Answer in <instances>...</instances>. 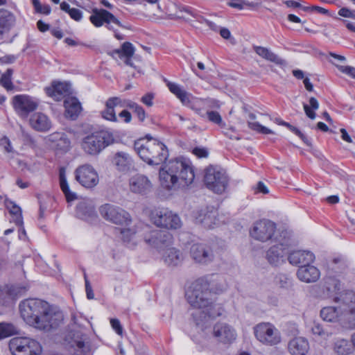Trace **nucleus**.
Returning a JSON list of instances; mask_svg holds the SVG:
<instances>
[{
  "instance_id": "obj_1",
  "label": "nucleus",
  "mask_w": 355,
  "mask_h": 355,
  "mask_svg": "<svg viewBox=\"0 0 355 355\" xmlns=\"http://www.w3.org/2000/svg\"><path fill=\"white\" fill-rule=\"evenodd\" d=\"M209 282L206 278H199L193 282L187 291L186 298L188 303L196 311L192 313L197 326L203 328L209 318L222 315L223 309L220 304H214L210 291Z\"/></svg>"
},
{
  "instance_id": "obj_2",
  "label": "nucleus",
  "mask_w": 355,
  "mask_h": 355,
  "mask_svg": "<svg viewBox=\"0 0 355 355\" xmlns=\"http://www.w3.org/2000/svg\"><path fill=\"white\" fill-rule=\"evenodd\" d=\"M24 320L35 329L49 331L56 328L63 320L62 312L53 309L48 302L39 299H28L19 304Z\"/></svg>"
},
{
  "instance_id": "obj_3",
  "label": "nucleus",
  "mask_w": 355,
  "mask_h": 355,
  "mask_svg": "<svg viewBox=\"0 0 355 355\" xmlns=\"http://www.w3.org/2000/svg\"><path fill=\"white\" fill-rule=\"evenodd\" d=\"M195 178L193 166L186 159H175L166 164L159 171L162 186L168 189L187 187Z\"/></svg>"
},
{
  "instance_id": "obj_4",
  "label": "nucleus",
  "mask_w": 355,
  "mask_h": 355,
  "mask_svg": "<svg viewBox=\"0 0 355 355\" xmlns=\"http://www.w3.org/2000/svg\"><path fill=\"white\" fill-rule=\"evenodd\" d=\"M134 148L141 159L151 165L162 163L168 156L166 146L156 139H139L135 142Z\"/></svg>"
},
{
  "instance_id": "obj_5",
  "label": "nucleus",
  "mask_w": 355,
  "mask_h": 355,
  "mask_svg": "<svg viewBox=\"0 0 355 355\" xmlns=\"http://www.w3.org/2000/svg\"><path fill=\"white\" fill-rule=\"evenodd\" d=\"M89 21L96 28L105 26L108 30L114 32V37L119 40H123L124 36L117 32L116 27L130 28L123 25L113 14L103 8L93 9L89 16Z\"/></svg>"
},
{
  "instance_id": "obj_6",
  "label": "nucleus",
  "mask_w": 355,
  "mask_h": 355,
  "mask_svg": "<svg viewBox=\"0 0 355 355\" xmlns=\"http://www.w3.org/2000/svg\"><path fill=\"white\" fill-rule=\"evenodd\" d=\"M150 219L155 226L167 230H178L182 225L180 216L166 207H157L152 209Z\"/></svg>"
},
{
  "instance_id": "obj_7",
  "label": "nucleus",
  "mask_w": 355,
  "mask_h": 355,
  "mask_svg": "<svg viewBox=\"0 0 355 355\" xmlns=\"http://www.w3.org/2000/svg\"><path fill=\"white\" fill-rule=\"evenodd\" d=\"M112 135L107 131L94 132L85 137L82 142L84 151L89 155H96L112 144Z\"/></svg>"
},
{
  "instance_id": "obj_8",
  "label": "nucleus",
  "mask_w": 355,
  "mask_h": 355,
  "mask_svg": "<svg viewBox=\"0 0 355 355\" xmlns=\"http://www.w3.org/2000/svg\"><path fill=\"white\" fill-rule=\"evenodd\" d=\"M204 182L209 190L221 194L226 190L229 180L223 170L210 166L205 170Z\"/></svg>"
},
{
  "instance_id": "obj_9",
  "label": "nucleus",
  "mask_w": 355,
  "mask_h": 355,
  "mask_svg": "<svg viewBox=\"0 0 355 355\" xmlns=\"http://www.w3.org/2000/svg\"><path fill=\"white\" fill-rule=\"evenodd\" d=\"M101 215L107 220L119 225H129L132 222L130 214L123 209L105 204L100 207Z\"/></svg>"
},
{
  "instance_id": "obj_10",
  "label": "nucleus",
  "mask_w": 355,
  "mask_h": 355,
  "mask_svg": "<svg viewBox=\"0 0 355 355\" xmlns=\"http://www.w3.org/2000/svg\"><path fill=\"white\" fill-rule=\"evenodd\" d=\"M10 349L13 355H40L42 347L40 344L27 338H17L10 343Z\"/></svg>"
},
{
  "instance_id": "obj_11",
  "label": "nucleus",
  "mask_w": 355,
  "mask_h": 355,
  "mask_svg": "<svg viewBox=\"0 0 355 355\" xmlns=\"http://www.w3.org/2000/svg\"><path fill=\"white\" fill-rule=\"evenodd\" d=\"M276 231V224L267 219L257 221L253 225L250 234V236L261 242H266L272 239Z\"/></svg>"
},
{
  "instance_id": "obj_12",
  "label": "nucleus",
  "mask_w": 355,
  "mask_h": 355,
  "mask_svg": "<svg viewBox=\"0 0 355 355\" xmlns=\"http://www.w3.org/2000/svg\"><path fill=\"white\" fill-rule=\"evenodd\" d=\"M257 339L263 344L275 345L280 343L281 336L279 331L270 323H261L254 328Z\"/></svg>"
},
{
  "instance_id": "obj_13",
  "label": "nucleus",
  "mask_w": 355,
  "mask_h": 355,
  "mask_svg": "<svg viewBox=\"0 0 355 355\" xmlns=\"http://www.w3.org/2000/svg\"><path fill=\"white\" fill-rule=\"evenodd\" d=\"M75 179L83 187L92 189L99 182L98 173L90 164H83L75 170Z\"/></svg>"
},
{
  "instance_id": "obj_14",
  "label": "nucleus",
  "mask_w": 355,
  "mask_h": 355,
  "mask_svg": "<svg viewBox=\"0 0 355 355\" xmlns=\"http://www.w3.org/2000/svg\"><path fill=\"white\" fill-rule=\"evenodd\" d=\"M169 91L173 94L182 103L195 112H196L198 98L187 92L180 85L165 80Z\"/></svg>"
},
{
  "instance_id": "obj_15",
  "label": "nucleus",
  "mask_w": 355,
  "mask_h": 355,
  "mask_svg": "<svg viewBox=\"0 0 355 355\" xmlns=\"http://www.w3.org/2000/svg\"><path fill=\"white\" fill-rule=\"evenodd\" d=\"M12 104L17 114L22 118H26L29 113L35 110L38 106V102L35 98L24 94L15 96Z\"/></svg>"
},
{
  "instance_id": "obj_16",
  "label": "nucleus",
  "mask_w": 355,
  "mask_h": 355,
  "mask_svg": "<svg viewBox=\"0 0 355 355\" xmlns=\"http://www.w3.org/2000/svg\"><path fill=\"white\" fill-rule=\"evenodd\" d=\"M145 241L152 247L164 252L171 245L173 236L166 231L153 230L149 236H145Z\"/></svg>"
},
{
  "instance_id": "obj_17",
  "label": "nucleus",
  "mask_w": 355,
  "mask_h": 355,
  "mask_svg": "<svg viewBox=\"0 0 355 355\" xmlns=\"http://www.w3.org/2000/svg\"><path fill=\"white\" fill-rule=\"evenodd\" d=\"M190 256L194 262L206 265L214 260V253L211 248L203 243H194L190 248Z\"/></svg>"
},
{
  "instance_id": "obj_18",
  "label": "nucleus",
  "mask_w": 355,
  "mask_h": 355,
  "mask_svg": "<svg viewBox=\"0 0 355 355\" xmlns=\"http://www.w3.org/2000/svg\"><path fill=\"white\" fill-rule=\"evenodd\" d=\"M288 254V245L279 243L273 245L267 250L266 259L271 265L279 266L286 261V257Z\"/></svg>"
},
{
  "instance_id": "obj_19",
  "label": "nucleus",
  "mask_w": 355,
  "mask_h": 355,
  "mask_svg": "<svg viewBox=\"0 0 355 355\" xmlns=\"http://www.w3.org/2000/svg\"><path fill=\"white\" fill-rule=\"evenodd\" d=\"M213 335L222 343H231L236 339L234 329L225 322H217L213 328Z\"/></svg>"
},
{
  "instance_id": "obj_20",
  "label": "nucleus",
  "mask_w": 355,
  "mask_h": 355,
  "mask_svg": "<svg viewBox=\"0 0 355 355\" xmlns=\"http://www.w3.org/2000/svg\"><path fill=\"white\" fill-rule=\"evenodd\" d=\"M6 3V0H0V6ZM15 23L16 17L12 12L3 8L0 9V38L8 33Z\"/></svg>"
},
{
  "instance_id": "obj_21",
  "label": "nucleus",
  "mask_w": 355,
  "mask_h": 355,
  "mask_svg": "<svg viewBox=\"0 0 355 355\" xmlns=\"http://www.w3.org/2000/svg\"><path fill=\"white\" fill-rule=\"evenodd\" d=\"M129 185L132 192L140 194L148 193L152 188V184L148 178L141 174L132 176L129 180Z\"/></svg>"
},
{
  "instance_id": "obj_22",
  "label": "nucleus",
  "mask_w": 355,
  "mask_h": 355,
  "mask_svg": "<svg viewBox=\"0 0 355 355\" xmlns=\"http://www.w3.org/2000/svg\"><path fill=\"white\" fill-rule=\"evenodd\" d=\"M297 276L303 282L313 283L319 279L320 272L315 266L308 263L298 268Z\"/></svg>"
},
{
  "instance_id": "obj_23",
  "label": "nucleus",
  "mask_w": 355,
  "mask_h": 355,
  "mask_svg": "<svg viewBox=\"0 0 355 355\" xmlns=\"http://www.w3.org/2000/svg\"><path fill=\"white\" fill-rule=\"evenodd\" d=\"M125 227L121 229V237L123 242L127 243H132L135 245L139 237L141 232V224L140 223L132 222L129 225H125Z\"/></svg>"
},
{
  "instance_id": "obj_24",
  "label": "nucleus",
  "mask_w": 355,
  "mask_h": 355,
  "mask_svg": "<svg viewBox=\"0 0 355 355\" xmlns=\"http://www.w3.org/2000/svg\"><path fill=\"white\" fill-rule=\"evenodd\" d=\"M288 350L291 355H306L309 350V343L304 337H295L289 340Z\"/></svg>"
},
{
  "instance_id": "obj_25",
  "label": "nucleus",
  "mask_w": 355,
  "mask_h": 355,
  "mask_svg": "<svg viewBox=\"0 0 355 355\" xmlns=\"http://www.w3.org/2000/svg\"><path fill=\"white\" fill-rule=\"evenodd\" d=\"M321 318L327 322H340L342 325L345 323V313L339 306H327L320 311Z\"/></svg>"
},
{
  "instance_id": "obj_26",
  "label": "nucleus",
  "mask_w": 355,
  "mask_h": 355,
  "mask_svg": "<svg viewBox=\"0 0 355 355\" xmlns=\"http://www.w3.org/2000/svg\"><path fill=\"white\" fill-rule=\"evenodd\" d=\"M288 260L293 266H304L315 260L314 254L306 250H295L288 254Z\"/></svg>"
},
{
  "instance_id": "obj_27",
  "label": "nucleus",
  "mask_w": 355,
  "mask_h": 355,
  "mask_svg": "<svg viewBox=\"0 0 355 355\" xmlns=\"http://www.w3.org/2000/svg\"><path fill=\"white\" fill-rule=\"evenodd\" d=\"M113 163L116 169L121 172H128L135 167L132 157L125 152H117L113 158Z\"/></svg>"
},
{
  "instance_id": "obj_28",
  "label": "nucleus",
  "mask_w": 355,
  "mask_h": 355,
  "mask_svg": "<svg viewBox=\"0 0 355 355\" xmlns=\"http://www.w3.org/2000/svg\"><path fill=\"white\" fill-rule=\"evenodd\" d=\"M217 211L214 208L201 209L196 214V223L203 225L207 228H212L216 224Z\"/></svg>"
},
{
  "instance_id": "obj_29",
  "label": "nucleus",
  "mask_w": 355,
  "mask_h": 355,
  "mask_svg": "<svg viewBox=\"0 0 355 355\" xmlns=\"http://www.w3.org/2000/svg\"><path fill=\"white\" fill-rule=\"evenodd\" d=\"M48 96L55 101H60L70 92V85L67 83L53 82L51 87L45 89Z\"/></svg>"
},
{
  "instance_id": "obj_30",
  "label": "nucleus",
  "mask_w": 355,
  "mask_h": 355,
  "mask_svg": "<svg viewBox=\"0 0 355 355\" xmlns=\"http://www.w3.org/2000/svg\"><path fill=\"white\" fill-rule=\"evenodd\" d=\"M71 339V346L77 347L81 352H86L89 350L88 338L83 329H72L69 334Z\"/></svg>"
},
{
  "instance_id": "obj_31",
  "label": "nucleus",
  "mask_w": 355,
  "mask_h": 355,
  "mask_svg": "<svg viewBox=\"0 0 355 355\" xmlns=\"http://www.w3.org/2000/svg\"><path fill=\"white\" fill-rule=\"evenodd\" d=\"M31 126L37 131L46 132L51 129V121L49 117L41 112L35 113L29 120Z\"/></svg>"
},
{
  "instance_id": "obj_32",
  "label": "nucleus",
  "mask_w": 355,
  "mask_h": 355,
  "mask_svg": "<svg viewBox=\"0 0 355 355\" xmlns=\"http://www.w3.org/2000/svg\"><path fill=\"white\" fill-rule=\"evenodd\" d=\"M65 116L71 119H76L80 114L82 108L80 103L75 97L68 96L64 101Z\"/></svg>"
},
{
  "instance_id": "obj_33",
  "label": "nucleus",
  "mask_w": 355,
  "mask_h": 355,
  "mask_svg": "<svg viewBox=\"0 0 355 355\" xmlns=\"http://www.w3.org/2000/svg\"><path fill=\"white\" fill-rule=\"evenodd\" d=\"M335 301L340 303L339 309L344 313L349 312L351 308L355 309V293L352 291H346L340 297H336Z\"/></svg>"
},
{
  "instance_id": "obj_34",
  "label": "nucleus",
  "mask_w": 355,
  "mask_h": 355,
  "mask_svg": "<svg viewBox=\"0 0 355 355\" xmlns=\"http://www.w3.org/2000/svg\"><path fill=\"white\" fill-rule=\"evenodd\" d=\"M162 259L168 266H176L182 262L183 256L180 250L169 247L164 251Z\"/></svg>"
},
{
  "instance_id": "obj_35",
  "label": "nucleus",
  "mask_w": 355,
  "mask_h": 355,
  "mask_svg": "<svg viewBox=\"0 0 355 355\" xmlns=\"http://www.w3.org/2000/svg\"><path fill=\"white\" fill-rule=\"evenodd\" d=\"M204 278H206L209 282V291H210L211 295V293L215 294L222 293L226 291L228 287L226 281L222 277L211 275L205 277Z\"/></svg>"
},
{
  "instance_id": "obj_36",
  "label": "nucleus",
  "mask_w": 355,
  "mask_h": 355,
  "mask_svg": "<svg viewBox=\"0 0 355 355\" xmlns=\"http://www.w3.org/2000/svg\"><path fill=\"white\" fill-rule=\"evenodd\" d=\"M121 99L117 97L109 98L105 104V109L101 112V116L103 119L116 122L117 117L114 111V107L119 105Z\"/></svg>"
},
{
  "instance_id": "obj_37",
  "label": "nucleus",
  "mask_w": 355,
  "mask_h": 355,
  "mask_svg": "<svg viewBox=\"0 0 355 355\" xmlns=\"http://www.w3.org/2000/svg\"><path fill=\"white\" fill-rule=\"evenodd\" d=\"M95 214L94 207L91 201L82 200L76 206V215L82 219H87Z\"/></svg>"
},
{
  "instance_id": "obj_38",
  "label": "nucleus",
  "mask_w": 355,
  "mask_h": 355,
  "mask_svg": "<svg viewBox=\"0 0 355 355\" xmlns=\"http://www.w3.org/2000/svg\"><path fill=\"white\" fill-rule=\"evenodd\" d=\"M253 49L257 55H259L260 57L266 60H268L277 64H282L284 62L282 58H280L270 49L266 47L261 46H254Z\"/></svg>"
},
{
  "instance_id": "obj_39",
  "label": "nucleus",
  "mask_w": 355,
  "mask_h": 355,
  "mask_svg": "<svg viewBox=\"0 0 355 355\" xmlns=\"http://www.w3.org/2000/svg\"><path fill=\"white\" fill-rule=\"evenodd\" d=\"M198 101L196 113L200 115L202 117L205 116V114L202 113L203 110H207V111L211 109H218L220 107V103L213 98H198Z\"/></svg>"
},
{
  "instance_id": "obj_40",
  "label": "nucleus",
  "mask_w": 355,
  "mask_h": 355,
  "mask_svg": "<svg viewBox=\"0 0 355 355\" xmlns=\"http://www.w3.org/2000/svg\"><path fill=\"white\" fill-rule=\"evenodd\" d=\"M5 205L12 216L13 222L19 226L23 224V218L21 208L15 202L8 199L5 200Z\"/></svg>"
},
{
  "instance_id": "obj_41",
  "label": "nucleus",
  "mask_w": 355,
  "mask_h": 355,
  "mask_svg": "<svg viewBox=\"0 0 355 355\" xmlns=\"http://www.w3.org/2000/svg\"><path fill=\"white\" fill-rule=\"evenodd\" d=\"M333 350L337 355H349L352 352V347L347 340L338 338L333 344Z\"/></svg>"
},
{
  "instance_id": "obj_42",
  "label": "nucleus",
  "mask_w": 355,
  "mask_h": 355,
  "mask_svg": "<svg viewBox=\"0 0 355 355\" xmlns=\"http://www.w3.org/2000/svg\"><path fill=\"white\" fill-rule=\"evenodd\" d=\"M60 185L62 191L64 193L67 201L73 200L76 198V194L71 192L69 187L67 181L65 170L62 168L59 173Z\"/></svg>"
},
{
  "instance_id": "obj_43",
  "label": "nucleus",
  "mask_w": 355,
  "mask_h": 355,
  "mask_svg": "<svg viewBox=\"0 0 355 355\" xmlns=\"http://www.w3.org/2000/svg\"><path fill=\"white\" fill-rule=\"evenodd\" d=\"M311 330L313 334L318 336L324 340L328 339L333 334V332L329 329V327H324L320 324L317 322H313Z\"/></svg>"
},
{
  "instance_id": "obj_44",
  "label": "nucleus",
  "mask_w": 355,
  "mask_h": 355,
  "mask_svg": "<svg viewBox=\"0 0 355 355\" xmlns=\"http://www.w3.org/2000/svg\"><path fill=\"white\" fill-rule=\"evenodd\" d=\"M17 334V329L12 324L0 322V340Z\"/></svg>"
},
{
  "instance_id": "obj_45",
  "label": "nucleus",
  "mask_w": 355,
  "mask_h": 355,
  "mask_svg": "<svg viewBox=\"0 0 355 355\" xmlns=\"http://www.w3.org/2000/svg\"><path fill=\"white\" fill-rule=\"evenodd\" d=\"M303 107L306 116L311 119H314L315 118L314 110H317L319 107V103L317 99L314 97H311L309 99V105L304 104Z\"/></svg>"
},
{
  "instance_id": "obj_46",
  "label": "nucleus",
  "mask_w": 355,
  "mask_h": 355,
  "mask_svg": "<svg viewBox=\"0 0 355 355\" xmlns=\"http://www.w3.org/2000/svg\"><path fill=\"white\" fill-rule=\"evenodd\" d=\"M27 288L26 286L19 284L10 285L6 287V293L12 298L21 296Z\"/></svg>"
},
{
  "instance_id": "obj_47",
  "label": "nucleus",
  "mask_w": 355,
  "mask_h": 355,
  "mask_svg": "<svg viewBox=\"0 0 355 355\" xmlns=\"http://www.w3.org/2000/svg\"><path fill=\"white\" fill-rule=\"evenodd\" d=\"M114 53L119 57L131 58L135 53V49L131 43L126 42L123 44L121 49L115 50Z\"/></svg>"
},
{
  "instance_id": "obj_48",
  "label": "nucleus",
  "mask_w": 355,
  "mask_h": 355,
  "mask_svg": "<svg viewBox=\"0 0 355 355\" xmlns=\"http://www.w3.org/2000/svg\"><path fill=\"white\" fill-rule=\"evenodd\" d=\"M12 70L8 69L2 74L0 79V85H1L7 90H11L13 88V85L11 81V76L12 75Z\"/></svg>"
},
{
  "instance_id": "obj_49",
  "label": "nucleus",
  "mask_w": 355,
  "mask_h": 355,
  "mask_svg": "<svg viewBox=\"0 0 355 355\" xmlns=\"http://www.w3.org/2000/svg\"><path fill=\"white\" fill-rule=\"evenodd\" d=\"M32 4L36 12L48 15L51 13V9L49 5L42 3L40 0H32Z\"/></svg>"
},
{
  "instance_id": "obj_50",
  "label": "nucleus",
  "mask_w": 355,
  "mask_h": 355,
  "mask_svg": "<svg viewBox=\"0 0 355 355\" xmlns=\"http://www.w3.org/2000/svg\"><path fill=\"white\" fill-rule=\"evenodd\" d=\"M204 114L205 116L206 115L207 116V119L209 121L216 123L220 127H223L225 125L222 117L218 112L213 110H207V112Z\"/></svg>"
},
{
  "instance_id": "obj_51",
  "label": "nucleus",
  "mask_w": 355,
  "mask_h": 355,
  "mask_svg": "<svg viewBox=\"0 0 355 355\" xmlns=\"http://www.w3.org/2000/svg\"><path fill=\"white\" fill-rule=\"evenodd\" d=\"M228 5L230 7L235 8L239 10H241L243 8L245 5L254 6V7H259L260 6V3H259V2L247 3L242 0H231L230 2H228Z\"/></svg>"
},
{
  "instance_id": "obj_52",
  "label": "nucleus",
  "mask_w": 355,
  "mask_h": 355,
  "mask_svg": "<svg viewBox=\"0 0 355 355\" xmlns=\"http://www.w3.org/2000/svg\"><path fill=\"white\" fill-rule=\"evenodd\" d=\"M248 125L250 129L255 130L258 132L262 133V134L267 135V134L273 133V132L271 130L261 125L258 122L249 121V122H248Z\"/></svg>"
},
{
  "instance_id": "obj_53",
  "label": "nucleus",
  "mask_w": 355,
  "mask_h": 355,
  "mask_svg": "<svg viewBox=\"0 0 355 355\" xmlns=\"http://www.w3.org/2000/svg\"><path fill=\"white\" fill-rule=\"evenodd\" d=\"M343 326L355 328V309L351 308L350 311L345 313V323Z\"/></svg>"
},
{
  "instance_id": "obj_54",
  "label": "nucleus",
  "mask_w": 355,
  "mask_h": 355,
  "mask_svg": "<svg viewBox=\"0 0 355 355\" xmlns=\"http://www.w3.org/2000/svg\"><path fill=\"white\" fill-rule=\"evenodd\" d=\"M326 288L328 291L336 292L340 290V282L334 278L328 277L325 280Z\"/></svg>"
},
{
  "instance_id": "obj_55",
  "label": "nucleus",
  "mask_w": 355,
  "mask_h": 355,
  "mask_svg": "<svg viewBox=\"0 0 355 355\" xmlns=\"http://www.w3.org/2000/svg\"><path fill=\"white\" fill-rule=\"evenodd\" d=\"M70 144L69 139L67 137L66 135L63 133L62 139L59 140L55 147L62 151H67L70 147Z\"/></svg>"
},
{
  "instance_id": "obj_56",
  "label": "nucleus",
  "mask_w": 355,
  "mask_h": 355,
  "mask_svg": "<svg viewBox=\"0 0 355 355\" xmlns=\"http://www.w3.org/2000/svg\"><path fill=\"white\" fill-rule=\"evenodd\" d=\"M0 146L7 153H12L14 152V149L11 145L10 139L7 137H3L0 139Z\"/></svg>"
},
{
  "instance_id": "obj_57",
  "label": "nucleus",
  "mask_w": 355,
  "mask_h": 355,
  "mask_svg": "<svg viewBox=\"0 0 355 355\" xmlns=\"http://www.w3.org/2000/svg\"><path fill=\"white\" fill-rule=\"evenodd\" d=\"M289 130L297 135L306 145L311 146L309 139L296 127L293 125Z\"/></svg>"
},
{
  "instance_id": "obj_58",
  "label": "nucleus",
  "mask_w": 355,
  "mask_h": 355,
  "mask_svg": "<svg viewBox=\"0 0 355 355\" xmlns=\"http://www.w3.org/2000/svg\"><path fill=\"white\" fill-rule=\"evenodd\" d=\"M110 324L112 329L116 331V333L119 335H122L123 333V327L121 325L120 321L118 319L112 318L110 320Z\"/></svg>"
},
{
  "instance_id": "obj_59",
  "label": "nucleus",
  "mask_w": 355,
  "mask_h": 355,
  "mask_svg": "<svg viewBox=\"0 0 355 355\" xmlns=\"http://www.w3.org/2000/svg\"><path fill=\"white\" fill-rule=\"evenodd\" d=\"M154 94L148 93L141 97V101L142 103L148 107H151L153 105Z\"/></svg>"
},
{
  "instance_id": "obj_60",
  "label": "nucleus",
  "mask_w": 355,
  "mask_h": 355,
  "mask_svg": "<svg viewBox=\"0 0 355 355\" xmlns=\"http://www.w3.org/2000/svg\"><path fill=\"white\" fill-rule=\"evenodd\" d=\"M338 15L343 17H349L355 19V12L347 8H342L338 11Z\"/></svg>"
},
{
  "instance_id": "obj_61",
  "label": "nucleus",
  "mask_w": 355,
  "mask_h": 355,
  "mask_svg": "<svg viewBox=\"0 0 355 355\" xmlns=\"http://www.w3.org/2000/svg\"><path fill=\"white\" fill-rule=\"evenodd\" d=\"M62 132H53L49 135L47 137V139L49 141L54 144V147L56 146V144L59 141L60 139L62 137Z\"/></svg>"
},
{
  "instance_id": "obj_62",
  "label": "nucleus",
  "mask_w": 355,
  "mask_h": 355,
  "mask_svg": "<svg viewBox=\"0 0 355 355\" xmlns=\"http://www.w3.org/2000/svg\"><path fill=\"white\" fill-rule=\"evenodd\" d=\"M85 291L87 294V297L89 300H92L94 297V294L93 293L92 288L90 285L89 280L87 278V276L85 275Z\"/></svg>"
},
{
  "instance_id": "obj_63",
  "label": "nucleus",
  "mask_w": 355,
  "mask_h": 355,
  "mask_svg": "<svg viewBox=\"0 0 355 355\" xmlns=\"http://www.w3.org/2000/svg\"><path fill=\"white\" fill-rule=\"evenodd\" d=\"M69 15L71 19L76 21H80L83 17L82 12L79 9L75 8H73L71 10H70Z\"/></svg>"
},
{
  "instance_id": "obj_64",
  "label": "nucleus",
  "mask_w": 355,
  "mask_h": 355,
  "mask_svg": "<svg viewBox=\"0 0 355 355\" xmlns=\"http://www.w3.org/2000/svg\"><path fill=\"white\" fill-rule=\"evenodd\" d=\"M193 153L199 158L207 157L208 156V151L203 148H195L193 150Z\"/></svg>"
}]
</instances>
